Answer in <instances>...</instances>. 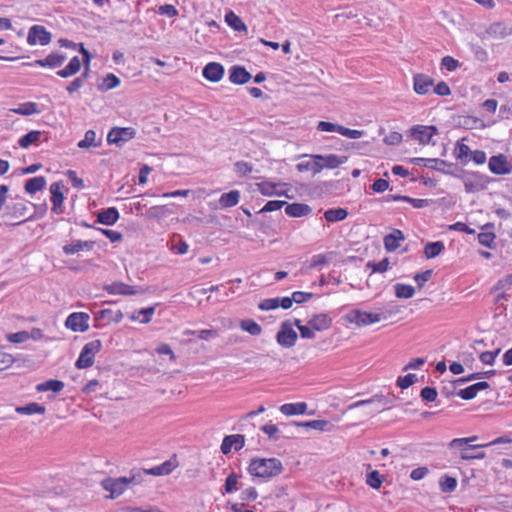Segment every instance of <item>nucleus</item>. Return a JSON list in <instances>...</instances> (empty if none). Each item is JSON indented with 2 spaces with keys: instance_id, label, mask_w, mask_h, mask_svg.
Returning <instances> with one entry per match:
<instances>
[{
  "instance_id": "1",
  "label": "nucleus",
  "mask_w": 512,
  "mask_h": 512,
  "mask_svg": "<svg viewBox=\"0 0 512 512\" xmlns=\"http://www.w3.org/2000/svg\"><path fill=\"white\" fill-rule=\"evenodd\" d=\"M283 469L277 458H254L249 464L248 472L256 478L270 479L280 475Z\"/></svg>"
},
{
  "instance_id": "2",
  "label": "nucleus",
  "mask_w": 512,
  "mask_h": 512,
  "mask_svg": "<svg viewBox=\"0 0 512 512\" xmlns=\"http://www.w3.org/2000/svg\"><path fill=\"white\" fill-rule=\"evenodd\" d=\"M411 163L415 165H423L430 169H434L445 174H449L455 177H461V173H465L463 169H460L456 164L447 162L437 158H412Z\"/></svg>"
},
{
  "instance_id": "3",
  "label": "nucleus",
  "mask_w": 512,
  "mask_h": 512,
  "mask_svg": "<svg viewBox=\"0 0 512 512\" xmlns=\"http://www.w3.org/2000/svg\"><path fill=\"white\" fill-rule=\"evenodd\" d=\"M130 483L138 484L139 481L136 476L119 478L108 477L101 481V486L103 489L110 492L109 498L114 499L120 496Z\"/></svg>"
},
{
  "instance_id": "4",
  "label": "nucleus",
  "mask_w": 512,
  "mask_h": 512,
  "mask_svg": "<svg viewBox=\"0 0 512 512\" xmlns=\"http://www.w3.org/2000/svg\"><path fill=\"white\" fill-rule=\"evenodd\" d=\"M391 403H392V400L389 397H386L381 394H377V395H374L370 399L357 401V402L349 405L346 409V412H350L360 406L374 405L375 407L373 409L362 414V416L367 417V416H372L376 412H381L382 410L385 409V407H387Z\"/></svg>"
},
{
  "instance_id": "5",
  "label": "nucleus",
  "mask_w": 512,
  "mask_h": 512,
  "mask_svg": "<svg viewBox=\"0 0 512 512\" xmlns=\"http://www.w3.org/2000/svg\"><path fill=\"white\" fill-rule=\"evenodd\" d=\"M102 343L100 340H93L88 342L82 348V351L77 359L75 366L78 369L89 368L94 364L95 354L100 351Z\"/></svg>"
},
{
  "instance_id": "6",
  "label": "nucleus",
  "mask_w": 512,
  "mask_h": 512,
  "mask_svg": "<svg viewBox=\"0 0 512 512\" xmlns=\"http://www.w3.org/2000/svg\"><path fill=\"white\" fill-rule=\"evenodd\" d=\"M385 318L386 316H383L381 313H370L359 309H354L346 315V320L348 322L354 323L360 327L379 322Z\"/></svg>"
},
{
  "instance_id": "7",
  "label": "nucleus",
  "mask_w": 512,
  "mask_h": 512,
  "mask_svg": "<svg viewBox=\"0 0 512 512\" xmlns=\"http://www.w3.org/2000/svg\"><path fill=\"white\" fill-rule=\"evenodd\" d=\"M298 334L292 328V324L289 320L281 323L280 329L276 335L277 343L284 348H291L296 344Z\"/></svg>"
},
{
  "instance_id": "8",
  "label": "nucleus",
  "mask_w": 512,
  "mask_h": 512,
  "mask_svg": "<svg viewBox=\"0 0 512 512\" xmlns=\"http://www.w3.org/2000/svg\"><path fill=\"white\" fill-rule=\"evenodd\" d=\"M136 135V130L132 127H114L107 135V142L121 147Z\"/></svg>"
},
{
  "instance_id": "9",
  "label": "nucleus",
  "mask_w": 512,
  "mask_h": 512,
  "mask_svg": "<svg viewBox=\"0 0 512 512\" xmlns=\"http://www.w3.org/2000/svg\"><path fill=\"white\" fill-rule=\"evenodd\" d=\"M51 38V33L44 26L33 25L28 31L27 42L29 45L40 44L45 46L51 42Z\"/></svg>"
},
{
  "instance_id": "10",
  "label": "nucleus",
  "mask_w": 512,
  "mask_h": 512,
  "mask_svg": "<svg viewBox=\"0 0 512 512\" xmlns=\"http://www.w3.org/2000/svg\"><path fill=\"white\" fill-rule=\"evenodd\" d=\"M89 315L83 312H74L70 314L65 322L67 328L74 332H85L89 328Z\"/></svg>"
},
{
  "instance_id": "11",
  "label": "nucleus",
  "mask_w": 512,
  "mask_h": 512,
  "mask_svg": "<svg viewBox=\"0 0 512 512\" xmlns=\"http://www.w3.org/2000/svg\"><path fill=\"white\" fill-rule=\"evenodd\" d=\"M490 171L495 175H506L511 173L512 166L507 157L503 154L492 156L488 163Z\"/></svg>"
},
{
  "instance_id": "12",
  "label": "nucleus",
  "mask_w": 512,
  "mask_h": 512,
  "mask_svg": "<svg viewBox=\"0 0 512 512\" xmlns=\"http://www.w3.org/2000/svg\"><path fill=\"white\" fill-rule=\"evenodd\" d=\"M437 133V128L433 125H415L410 129L411 136L421 144L430 143L432 137Z\"/></svg>"
},
{
  "instance_id": "13",
  "label": "nucleus",
  "mask_w": 512,
  "mask_h": 512,
  "mask_svg": "<svg viewBox=\"0 0 512 512\" xmlns=\"http://www.w3.org/2000/svg\"><path fill=\"white\" fill-rule=\"evenodd\" d=\"M486 178L478 173H469L464 177V186L467 193H474L486 188Z\"/></svg>"
},
{
  "instance_id": "14",
  "label": "nucleus",
  "mask_w": 512,
  "mask_h": 512,
  "mask_svg": "<svg viewBox=\"0 0 512 512\" xmlns=\"http://www.w3.org/2000/svg\"><path fill=\"white\" fill-rule=\"evenodd\" d=\"M104 289L113 295H135L145 293V289L136 288L122 282H113L112 284L106 285Z\"/></svg>"
},
{
  "instance_id": "15",
  "label": "nucleus",
  "mask_w": 512,
  "mask_h": 512,
  "mask_svg": "<svg viewBox=\"0 0 512 512\" xmlns=\"http://www.w3.org/2000/svg\"><path fill=\"white\" fill-rule=\"evenodd\" d=\"M244 445H245V436L244 435H242V434L227 435L224 437V439L221 443L220 450L224 455H227L231 452L232 447H234V449L236 451H239L244 447Z\"/></svg>"
},
{
  "instance_id": "16",
  "label": "nucleus",
  "mask_w": 512,
  "mask_h": 512,
  "mask_svg": "<svg viewBox=\"0 0 512 512\" xmlns=\"http://www.w3.org/2000/svg\"><path fill=\"white\" fill-rule=\"evenodd\" d=\"M512 34V28L507 27L505 24L501 22L492 23L482 34L483 39L492 38V39H504L507 36Z\"/></svg>"
},
{
  "instance_id": "17",
  "label": "nucleus",
  "mask_w": 512,
  "mask_h": 512,
  "mask_svg": "<svg viewBox=\"0 0 512 512\" xmlns=\"http://www.w3.org/2000/svg\"><path fill=\"white\" fill-rule=\"evenodd\" d=\"M310 157L314 160H320L321 166H323V168H329V169H335L348 160L347 156H338L335 154H329V155L316 154V155H311Z\"/></svg>"
},
{
  "instance_id": "18",
  "label": "nucleus",
  "mask_w": 512,
  "mask_h": 512,
  "mask_svg": "<svg viewBox=\"0 0 512 512\" xmlns=\"http://www.w3.org/2000/svg\"><path fill=\"white\" fill-rule=\"evenodd\" d=\"M413 89L419 95L427 94L434 86V80L425 74H416L413 78Z\"/></svg>"
},
{
  "instance_id": "19",
  "label": "nucleus",
  "mask_w": 512,
  "mask_h": 512,
  "mask_svg": "<svg viewBox=\"0 0 512 512\" xmlns=\"http://www.w3.org/2000/svg\"><path fill=\"white\" fill-rule=\"evenodd\" d=\"M29 205L32 204L22 198H17L15 202L7 206V209L14 218H24L23 221H25L32 217L27 216Z\"/></svg>"
},
{
  "instance_id": "20",
  "label": "nucleus",
  "mask_w": 512,
  "mask_h": 512,
  "mask_svg": "<svg viewBox=\"0 0 512 512\" xmlns=\"http://www.w3.org/2000/svg\"><path fill=\"white\" fill-rule=\"evenodd\" d=\"M50 193H51V202H52V212L56 214L63 213V201L65 199L63 193L61 192V183L55 182L50 185Z\"/></svg>"
},
{
  "instance_id": "21",
  "label": "nucleus",
  "mask_w": 512,
  "mask_h": 512,
  "mask_svg": "<svg viewBox=\"0 0 512 512\" xmlns=\"http://www.w3.org/2000/svg\"><path fill=\"white\" fill-rule=\"evenodd\" d=\"M202 74L211 82H219L224 76V67L220 63L210 62L203 68Z\"/></svg>"
},
{
  "instance_id": "22",
  "label": "nucleus",
  "mask_w": 512,
  "mask_h": 512,
  "mask_svg": "<svg viewBox=\"0 0 512 512\" xmlns=\"http://www.w3.org/2000/svg\"><path fill=\"white\" fill-rule=\"evenodd\" d=\"M251 74L242 66L235 65L229 70V80L237 85H243L251 79Z\"/></svg>"
},
{
  "instance_id": "23",
  "label": "nucleus",
  "mask_w": 512,
  "mask_h": 512,
  "mask_svg": "<svg viewBox=\"0 0 512 512\" xmlns=\"http://www.w3.org/2000/svg\"><path fill=\"white\" fill-rule=\"evenodd\" d=\"M291 425L295 427L311 428L322 432H328L333 429V424L327 420H311L306 422L292 421Z\"/></svg>"
},
{
  "instance_id": "24",
  "label": "nucleus",
  "mask_w": 512,
  "mask_h": 512,
  "mask_svg": "<svg viewBox=\"0 0 512 512\" xmlns=\"http://www.w3.org/2000/svg\"><path fill=\"white\" fill-rule=\"evenodd\" d=\"M65 60H66L65 55L57 54V53H50L46 58L35 60L33 63H29L28 65L29 66L39 65L42 67L48 66L50 68H58L63 64V62Z\"/></svg>"
},
{
  "instance_id": "25",
  "label": "nucleus",
  "mask_w": 512,
  "mask_h": 512,
  "mask_svg": "<svg viewBox=\"0 0 512 512\" xmlns=\"http://www.w3.org/2000/svg\"><path fill=\"white\" fill-rule=\"evenodd\" d=\"M405 239L403 232L399 229H394L392 233L387 234L384 239V247L388 252H393L399 248L400 242Z\"/></svg>"
},
{
  "instance_id": "26",
  "label": "nucleus",
  "mask_w": 512,
  "mask_h": 512,
  "mask_svg": "<svg viewBox=\"0 0 512 512\" xmlns=\"http://www.w3.org/2000/svg\"><path fill=\"white\" fill-rule=\"evenodd\" d=\"M119 217L120 215L118 210L115 207H110L100 210L97 213V222L103 225L111 226L118 221Z\"/></svg>"
},
{
  "instance_id": "27",
  "label": "nucleus",
  "mask_w": 512,
  "mask_h": 512,
  "mask_svg": "<svg viewBox=\"0 0 512 512\" xmlns=\"http://www.w3.org/2000/svg\"><path fill=\"white\" fill-rule=\"evenodd\" d=\"M312 209L304 203L286 204L285 213L290 217H303L311 213Z\"/></svg>"
},
{
  "instance_id": "28",
  "label": "nucleus",
  "mask_w": 512,
  "mask_h": 512,
  "mask_svg": "<svg viewBox=\"0 0 512 512\" xmlns=\"http://www.w3.org/2000/svg\"><path fill=\"white\" fill-rule=\"evenodd\" d=\"M176 467V460L170 459L159 466H155L151 469H145L144 472L149 475L162 476L170 474Z\"/></svg>"
},
{
  "instance_id": "29",
  "label": "nucleus",
  "mask_w": 512,
  "mask_h": 512,
  "mask_svg": "<svg viewBox=\"0 0 512 512\" xmlns=\"http://www.w3.org/2000/svg\"><path fill=\"white\" fill-rule=\"evenodd\" d=\"M332 324V320L327 314L321 313L314 315L309 321L308 325L316 331L328 329Z\"/></svg>"
},
{
  "instance_id": "30",
  "label": "nucleus",
  "mask_w": 512,
  "mask_h": 512,
  "mask_svg": "<svg viewBox=\"0 0 512 512\" xmlns=\"http://www.w3.org/2000/svg\"><path fill=\"white\" fill-rule=\"evenodd\" d=\"M240 199V192L238 190H231L228 193H224L219 198V207L222 209L234 207L238 204Z\"/></svg>"
},
{
  "instance_id": "31",
  "label": "nucleus",
  "mask_w": 512,
  "mask_h": 512,
  "mask_svg": "<svg viewBox=\"0 0 512 512\" xmlns=\"http://www.w3.org/2000/svg\"><path fill=\"white\" fill-rule=\"evenodd\" d=\"M307 404L305 402L287 403L280 407L281 413L287 416L300 415L306 413Z\"/></svg>"
},
{
  "instance_id": "32",
  "label": "nucleus",
  "mask_w": 512,
  "mask_h": 512,
  "mask_svg": "<svg viewBox=\"0 0 512 512\" xmlns=\"http://www.w3.org/2000/svg\"><path fill=\"white\" fill-rule=\"evenodd\" d=\"M493 224H486L483 229L485 231L478 234V241L481 245L488 247V248H494L495 245V234L491 231H488L489 228H492Z\"/></svg>"
},
{
  "instance_id": "33",
  "label": "nucleus",
  "mask_w": 512,
  "mask_h": 512,
  "mask_svg": "<svg viewBox=\"0 0 512 512\" xmlns=\"http://www.w3.org/2000/svg\"><path fill=\"white\" fill-rule=\"evenodd\" d=\"M46 185V179L43 176H37L31 178L25 183V191L29 194H34L40 190H42Z\"/></svg>"
},
{
  "instance_id": "34",
  "label": "nucleus",
  "mask_w": 512,
  "mask_h": 512,
  "mask_svg": "<svg viewBox=\"0 0 512 512\" xmlns=\"http://www.w3.org/2000/svg\"><path fill=\"white\" fill-rule=\"evenodd\" d=\"M42 134H43V132H41V131L32 130V131L28 132L27 134H25L24 136H22L19 139L18 144L20 145L21 148L26 149L30 145L37 143L40 140Z\"/></svg>"
},
{
  "instance_id": "35",
  "label": "nucleus",
  "mask_w": 512,
  "mask_h": 512,
  "mask_svg": "<svg viewBox=\"0 0 512 512\" xmlns=\"http://www.w3.org/2000/svg\"><path fill=\"white\" fill-rule=\"evenodd\" d=\"M444 248L442 241L429 242L424 247V254L427 259H432L440 255Z\"/></svg>"
},
{
  "instance_id": "36",
  "label": "nucleus",
  "mask_w": 512,
  "mask_h": 512,
  "mask_svg": "<svg viewBox=\"0 0 512 512\" xmlns=\"http://www.w3.org/2000/svg\"><path fill=\"white\" fill-rule=\"evenodd\" d=\"M225 21L235 31H247V26L244 24L242 19L233 11H229L225 15Z\"/></svg>"
},
{
  "instance_id": "37",
  "label": "nucleus",
  "mask_w": 512,
  "mask_h": 512,
  "mask_svg": "<svg viewBox=\"0 0 512 512\" xmlns=\"http://www.w3.org/2000/svg\"><path fill=\"white\" fill-rule=\"evenodd\" d=\"M15 410L17 413L22 414V415H32L35 413L44 414L46 411L44 406H42L38 403H35V402L28 403L25 406H18V407H16Z\"/></svg>"
},
{
  "instance_id": "38",
  "label": "nucleus",
  "mask_w": 512,
  "mask_h": 512,
  "mask_svg": "<svg viewBox=\"0 0 512 512\" xmlns=\"http://www.w3.org/2000/svg\"><path fill=\"white\" fill-rule=\"evenodd\" d=\"M95 318L96 320L108 319L115 323H119L123 319V313L121 310H118L114 313L111 309H103L95 314Z\"/></svg>"
},
{
  "instance_id": "39",
  "label": "nucleus",
  "mask_w": 512,
  "mask_h": 512,
  "mask_svg": "<svg viewBox=\"0 0 512 512\" xmlns=\"http://www.w3.org/2000/svg\"><path fill=\"white\" fill-rule=\"evenodd\" d=\"M64 388V383L60 380L50 379L36 386L38 392L53 391L59 392Z\"/></svg>"
},
{
  "instance_id": "40",
  "label": "nucleus",
  "mask_w": 512,
  "mask_h": 512,
  "mask_svg": "<svg viewBox=\"0 0 512 512\" xmlns=\"http://www.w3.org/2000/svg\"><path fill=\"white\" fill-rule=\"evenodd\" d=\"M296 168L299 172H305L311 170L313 174H318L322 171L323 166H321L320 160L313 161H302L296 165Z\"/></svg>"
},
{
  "instance_id": "41",
  "label": "nucleus",
  "mask_w": 512,
  "mask_h": 512,
  "mask_svg": "<svg viewBox=\"0 0 512 512\" xmlns=\"http://www.w3.org/2000/svg\"><path fill=\"white\" fill-rule=\"evenodd\" d=\"M348 211L344 208L328 209L324 213V217L328 222H337L346 219Z\"/></svg>"
},
{
  "instance_id": "42",
  "label": "nucleus",
  "mask_w": 512,
  "mask_h": 512,
  "mask_svg": "<svg viewBox=\"0 0 512 512\" xmlns=\"http://www.w3.org/2000/svg\"><path fill=\"white\" fill-rule=\"evenodd\" d=\"M11 112L19 115L29 116L32 114L40 113V110L38 109V105L36 103L26 102L21 104L18 108L11 109Z\"/></svg>"
},
{
  "instance_id": "43",
  "label": "nucleus",
  "mask_w": 512,
  "mask_h": 512,
  "mask_svg": "<svg viewBox=\"0 0 512 512\" xmlns=\"http://www.w3.org/2000/svg\"><path fill=\"white\" fill-rule=\"evenodd\" d=\"M120 84V79L113 73L107 74L103 79L102 83L98 84V89L102 92H106L113 88H116Z\"/></svg>"
},
{
  "instance_id": "44",
  "label": "nucleus",
  "mask_w": 512,
  "mask_h": 512,
  "mask_svg": "<svg viewBox=\"0 0 512 512\" xmlns=\"http://www.w3.org/2000/svg\"><path fill=\"white\" fill-rule=\"evenodd\" d=\"M394 289L396 297L400 299L412 298L415 293V289L413 286L401 283L395 284Z\"/></svg>"
},
{
  "instance_id": "45",
  "label": "nucleus",
  "mask_w": 512,
  "mask_h": 512,
  "mask_svg": "<svg viewBox=\"0 0 512 512\" xmlns=\"http://www.w3.org/2000/svg\"><path fill=\"white\" fill-rule=\"evenodd\" d=\"M242 330L246 331L250 335L258 336L262 332L261 326L252 319H244L240 322Z\"/></svg>"
},
{
  "instance_id": "46",
  "label": "nucleus",
  "mask_w": 512,
  "mask_h": 512,
  "mask_svg": "<svg viewBox=\"0 0 512 512\" xmlns=\"http://www.w3.org/2000/svg\"><path fill=\"white\" fill-rule=\"evenodd\" d=\"M100 142H96V133L94 130H88L85 133L84 139L79 141V148L98 147Z\"/></svg>"
},
{
  "instance_id": "47",
  "label": "nucleus",
  "mask_w": 512,
  "mask_h": 512,
  "mask_svg": "<svg viewBox=\"0 0 512 512\" xmlns=\"http://www.w3.org/2000/svg\"><path fill=\"white\" fill-rule=\"evenodd\" d=\"M439 485L443 493H451L457 487V480L454 477L445 475L440 479Z\"/></svg>"
},
{
  "instance_id": "48",
  "label": "nucleus",
  "mask_w": 512,
  "mask_h": 512,
  "mask_svg": "<svg viewBox=\"0 0 512 512\" xmlns=\"http://www.w3.org/2000/svg\"><path fill=\"white\" fill-rule=\"evenodd\" d=\"M472 151L470 150L469 146L460 142H457L454 154L455 157L464 163L468 162V156L471 155Z\"/></svg>"
},
{
  "instance_id": "49",
  "label": "nucleus",
  "mask_w": 512,
  "mask_h": 512,
  "mask_svg": "<svg viewBox=\"0 0 512 512\" xmlns=\"http://www.w3.org/2000/svg\"><path fill=\"white\" fill-rule=\"evenodd\" d=\"M278 184L269 181H264L258 184L259 191L265 196L282 195L281 192L276 191Z\"/></svg>"
},
{
  "instance_id": "50",
  "label": "nucleus",
  "mask_w": 512,
  "mask_h": 512,
  "mask_svg": "<svg viewBox=\"0 0 512 512\" xmlns=\"http://www.w3.org/2000/svg\"><path fill=\"white\" fill-rule=\"evenodd\" d=\"M383 477L377 470H373L367 474L366 483L374 489H379L382 485Z\"/></svg>"
},
{
  "instance_id": "51",
  "label": "nucleus",
  "mask_w": 512,
  "mask_h": 512,
  "mask_svg": "<svg viewBox=\"0 0 512 512\" xmlns=\"http://www.w3.org/2000/svg\"><path fill=\"white\" fill-rule=\"evenodd\" d=\"M240 478V475L232 472L230 473L224 484L225 493H232L234 490L237 489L238 480Z\"/></svg>"
},
{
  "instance_id": "52",
  "label": "nucleus",
  "mask_w": 512,
  "mask_h": 512,
  "mask_svg": "<svg viewBox=\"0 0 512 512\" xmlns=\"http://www.w3.org/2000/svg\"><path fill=\"white\" fill-rule=\"evenodd\" d=\"M166 212V206H153L146 211L145 216L148 219H160L166 214Z\"/></svg>"
},
{
  "instance_id": "53",
  "label": "nucleus",
  "mask_w": 512,
  "mask_h": 512,
  "mask_svg": "<svg viewBox=\"0 0 512 512\" xmlns=\"http://www.w3.org/2000/svg\"><path fill=\"white\" fill-rule=\"evenodd\" d=\"M234 168H235V172L241 177L250 174L253 170L252 165L245 161H237L234 164Z\"/></svg>"
},
{
  "instance_id": "54",
  "label": "nucleus",
  "mask_w": 512,
  "mask_h": 512,
  "mask_svg": "<svg viewBox=\"0 0 512 512\" xmlns=\"http://www.w3.org/2000/svg\"><path fill=\"white\" fill-rule=\"evenodd\" d=\"M286 204L287 202L283 200H270L263 206L259 213L276 211Z\"/></svg>"
},
{
  "instance_id": "55",
  "label": "nucleus",
  "mask_w": 512,
  "mask_h": 512,
  "mask_svg": "<svg viewBox=\"0 0 512 512\" xmlns=\"http://www.w3.org/2000/svg\"><path fill=\"white\" fill-rule=\"evenodd\" d=\"M388 267H389V259L388 258H384L383 260H381L378 263H375V262L367 263V268H371L373 272L383 273L388 270Z\"/></svg>"
},
{
  "instance_id": "56",
  "label": "nucleus",
  "mask_w": 512,
  "mask_h": 512,
  "mask_svg": "<svg viewBox=\"0 0 512 512\" xmlns=\"http://www.w3.org/2000/svg\"><path fill=\"white\" fill-rule=\"evenodd\" d=\"M416 381H417V377L415 374H407L406 376L398 378L397 385L401 389H407L411 385H413Z\"/></svg>"
},
{
  "instance_id": "57",
  "label": "nucleus",
  "mask_w": 512,
  "mask_h": 512,
  "mask_svg": "<svg viewBox=\"0 0 512 512\" xmlns=\"http://www.w3.org/2000/svg\"><path fill=\"white\" fill-rule=\"evenodd\" d=\"M420 396L425 401L433 402L436 400L438 392L435 388L427 386L421 390Z\"/></svg>"
},
{
  "instance_id": "58",
  "label": "nucleus",
  "mask_w": 512,
  "mask_h": 512,
  "mask_svg": "<svg viewBox=\"0 0 512 512\" xmlns=\"http://www.w3.org/2000/svg\"><path fill=\"white\" fill-rule=\"evenodd\" d=\"M62 250H63L64 254H66V255H74V254L82 251L80 240L79 239L73 240L70 244L64 245Z\"/></svg>"
},
{
  "instance_id": "59",
  "label": "nucleus",
  "mask_w": 512,
  "mask_h": 512,
  "mask_svg": "<svg viewBox=\"0 0 512 512\" xmlns=\"http://www.w3.org/2000/svg\"><path fill=\"white\" fill-rule=\"evenodd\" d=\"M500 353V349H496L495 351H485L480 354V361L484 364L492 365L495 361V358Z\"/></svg>"
},
{
  "instance_id": "60",
  "label": "nucleus",
  "mask_w": 512,
  "mask_h": 512,
  "mask_svg": "<svg viewBox=\"0 0 512 512\" xmlns=\"http://www.w3.org/2000/svg\"><path fill=\"white\" fill-rule=\"evenodd\" d=\"M339 134L351 139H358L364 135V131L349 129L341 125L339 128Z\"/></svg>"
},
{
  "instance_id": "61",
  "label": "nucleus",
  "mask_w": 512,
  "mask_h": 512,
  "mask_svg": "<svg viewBox=\"0 0 512 512\" xmlns=\"http://www.w3.org/2000/svg\"><path fill=\"white\" fill-rule=\"evenodd\" d=\"M258 308L260 310H264V311L273 310V309L278 308V297H276V298H268V299L262 300L258 304Z\"/></svg>"
},
{
  "instance_id": "62",
  "label": "nucleus",
  "mask_w": 512,
  "mask_h": 512,
  "mask_svg": "<svg viewBox=\"0 0 512 512\" xmlns=\"http://www.w3.org/2000/svg\"><path fill=\"white\" fill-rule=\"evenodd\" d=\"M341 125L327 122V121H320L318 122L317 129L319 131L323 132H337L339 133V128Z\"/></svg>"
},
{
  "instance_id": "63",
  "label": "nucleus",
  "mask_w": 512,
  "mask_h": 512,
  "mask_svg": "<svg viewBox=\"0 0 512 512\" xmlns=\"http://www.w3.org/2000/svg\"><path fill=\"white\" fill-rule=\"evenodd\" d=\"M441 65L448 71H454L460 66V63L451 56H445L441 60Z\"/></svg>"
},
{
  "instance_id": "64",
  "label": "nucleus",
  "mask_w": 512,
  "mask_h": 512,
  "mask_svg": "<svg viewBox=\"0 0 512 512\" xmlns=\"http://www.w3.org/2000/svg\"><path fill=\"white\" fill-rule=\"evenodd\" d=\"M433 271L432 270H425L421 273H417L414 276V280L417 283L418 287L421 288L424 286V284L430 280L432 276Z\"/></svg>"
}]
</instances>
